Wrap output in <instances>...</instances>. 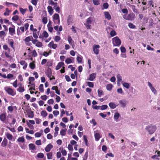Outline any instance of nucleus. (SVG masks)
Listing matches in <instances>:
<instances>
[{
	"instance_id": "nucleus-1",
	"label": "nucleus",
	"mask_w": 160,
	"mask_h": 160,
	"mask_svg": "<svg viewBox=\"0 0 160 160\" xmlns=\"http://www.w3.org/2000/svg\"><path fill=\"white\" fill-rule=\"evenodd\" d=\"M157 129L156 126H152V124L148 125L145 128V130L147 131L149 134H152Z\"/></svg>"
},
{
	"instance_id": "nucleus-2",
	"label": "nucleus",
	"mask_w": 160,
	"mask_h": 160,
	"mask_svg": "<svg viewBox=\"0 0 160 160\" xmlns=\"http://www.w3.org/2000/svg\"><path fill=\"white\" fill-rule=\"evenodd\" d=\"M113 44L114 46H118L121 44V41L119 38L117 36L112 39Z\"/></svg>"
},
{
	"instance_id": "nucleus-3",
	"label": "nucleus",
	"mask_w": 160,
	"mask_h": 160,
	"mask_svg": "<svg viewBox=\"0 0 160 160\" xmlns=\"http://www.w3.org/2000/svg\"><path fill=\"white\" fill-rule=\"evenodd\" d=\"M53 21L55 24L59 25L60 23L59 16L57 13L54 14L52 17Z\"/></svg>"
},
{
	"instance_id": "nucleus-4",
	"label": "nucleus",
	"mask_w": 160,
	"mask_h": 160,
	"mask_svg": "<svg viewBox=\"0 0 160 160\" xmlns=\"http://www.w3.org/2000/svg\"><path fill=\"white\" fill-rule=\"evenodd\" d=\"M4 90L10 95L13 96L16 94L13 89L10 87H6L4 88Z\"/></svg>"
},
{
	"instance_id": "nucleus-5",
	"label": "nucleus",
	"mask_w": 160,
	"mask_h": 160,
	"mask_svg": "<svg viewBox=\"0 0 160 160\" xmlns=\"http://www.w3.org/2000/svg\"><path fill=\"white\" fill-rule=\"evenodd\" d=\"M6 118L7 113L6 112L2 113L0 115V120L6 124L8 122V121H6Z\"/></svg>"
},
{
	"instance_id": "nucleus-6",
	"label": "nucleus",
	"mask_w": 160,
	"mask_h": 160,
	"mask_svg": "<svg viewBox=\"0 0 160 160\" xmlns=\"http://www.w3.org/2000/svg\"><path fill=\"white\" fill-rule=\"evenodd\" d=\"M42 15H43V16H45V17H43L42 19L43 23L45 24L47 23L48 22V19L46 17L47 15V12L45 11H43L42 12Z\"/></svg>"
},
{
	"instance_id": "nucleus-7",
	"label": "nucleus",
	"mask_w": 160,
	"mask_h": 160,
	"mask_svg": "<svg viewBox=\"0 0 160 160\" xmlns=\"http://www.w3.org/2000/svg\"><path fill=\"white\" fill-rule=\"evenodd\" d=\"M100 48V46L99 45H94L93 47V50L94 53L96 54H98L99 53V48Z\"/></svg>"
},
{
	"instance_id": "nucleus-8",
	"label": "nucleus",
	"mask_w": 160,
	"mask_h": 160,
	"mask_svg": "<svg viewBox=\"0 0 160 160\" xmlns=\"http://www.w3.org/2000/svg\"><path fill=\"white\" fill-rule=\"evenodd\" d=\"M135 15L133 13H130L127 15L126 19L128 20H133L135 18Z\"/></svg>"
},
{
	"instance_id": "nucleus-9",
	"label": "nucleus",
	"mask_w": 160,
	"mask_h": 160,
	"mask_svg": "<svg viewBox=\"0 0 160 160\" xmlns=\"http://www.w3.org/2000/svg\"><path fill=\"white\" fill-rule=\"evenodd\" d=\"M45 74L48 77H51L52 76V72L51 69L49 68H48L45 72Z\"/></svg>"
},
{
	"instance_id": "nucleus-10",
	"label": "nucleus",
	"mask_w": 160,
	"mask_h": 160,
	"mask_svg": "<svg viewBox=\"0 0 160 160\" xmlns=\"http://www.w3.org/2000/svg\"><path fill=\"white\" fill-rule=\"evenodd\" d=\"M48 46L50 48L55 49L57 47L58 45L57 44H54L53 42L52 41L48 44Z\"/></svg>"
},
{
	"instance_id": "nucleus-11",
	"label": "nucleus",
	"mask_w": 160,
	"mask_h": 160,
	"mask_svg": "<svg viewBox=\"0 0 160 160\" xmlns=\"http://www.w3.org/2000/svg\"><path fill=\"white\" fill-rule=\"evenodd\" d=\"M148 83L149 87L150 88L152 92H153L154 94L156 93L157 92L156 90L152 86L151 83L150 82H148Z\"/></svg>"
},
{
	"instance_id": "nucleus-12",
	"label": "nucleus",
	"mask_w": 160,
	"mask_h": 160,
	"mask_svg": "<svg viewBox=\"0 0 160 160\" xmlns=\"http://www.w3.org/2000/svg\"><path fill=\"white\" fill-rule=\"evenodd\" d=\"M73 19L72 16L69 15L68 17L67 20V22L68 25L71 24L73 22Z\"/></svg>"
},
{
	"instance_id": "nucleus-13",
	"label": "nucleus",
	"mask_w": 160,
	"mask_h": 160,
	"mask_svg": "<svg viewBox=\"0 0 160 160\" xmlns=\"http://www.w3.org/2000/svg\"><path fill=\"white\" fill-rule=\"evenodd\" d=\"M12 26L13 28L10 27L9 28V33L12 36L13 35L15 32V27L13 25H12Z\"/></svg>"
},
{
	"instance_id": "nucleus-14",
	"label": "nucleus",
	"mask_w": 160,
	"mask_h": 160,
	"mask_svg": "<svg viewBox=\"0 0 160 160\" xmlns=\"http://www.w3.org/2000/svg\"><path fill=\"white\" fill-rule=\"evenodd\" d=\"M19 63L21 65H23V68L25 70L28 66L27 63L24 60L21 61Z\"/></svg>"
},
{
	"instance_id": "nucleus-15",
	"label": "nucleus",
	"mask_w": 160,
	"mask_h": 160,
	"mask_svg": "<svg viewBox=\"0 0 160 160\" xmlns=\"http://www.w3.org/2000/svg\"><path fill=\"white\" fill-rule=\"evenodd\" d=\"M53 147V146L51 144H49L45 148V150L46 152H48Z\"/></svg>"
},
{
	"instance_id": "nucleus-16",
	"label": "nucleus",
	"mask_w": 160,
	"mask_h": 160,
	"mask_svg": "<svg viewBox=\"0 0 160 160\" xmlns=\"http://www.w3.org/2000/svg\"><path fill=\"white\" fill-rule=\"evenodd\" d=\"M64 65V64L63 62H59L56 67V70H58L59 69H60Z\"/></svg>"
},
{
	"instance_id": "nucleus-17",
	"label": "nucleus",
	"mask_w": 160,
	"mask_h": 160,
	"mask_svg": "<svg viewBox=\"0 0 160 160\" xmlns=\"http://www.w3.org/2000/svg\"><path fill=\"white\" fill-rule=\"evenodd\" d=\"M47 9L48 12L50 15H52L53 13V10L52 7L50 6H48L47 7Z\"/></svg>"
},
{
	"instance_id": "nucleus-18",
	"label": "nucleus",
	"mask_w": 160,
	"mask_h": 160,
	"mask_svg": "<svg viewBox=\"0 0 160 160\" xmlns=\"http://www.w3.org/2000/svg\"><path fill=\"white\" fill-rule=\"evenodd\" d=\"M94 135L95 140L96 141H98L99 140L100 138V135L98 132H96L95 131L94 132Z\"/></svg>"
},
{
	"instance_id": "nucleus-19",
	"label": "nucleus",
	"mask_w": 160,
	"mask_h": 160,
	"mask_svg": "<svg viewBox=\"0 0 160 160\" xmlns=\"http://www.w3.org/2000/svg\"><path fill=\"white\" fill-rule=\"evenodd\" d=\"M119 102L122 107L124 108L126 106V102L125 100H120Z\"/></svg>"
},
{
	"instance_id": "nucleus-20",
	"label": "nucleus",
	"mask_w": 160,
	"mask_h": 160,
	"mask_svg": "<svg viewBox=\"0 0 160 160\" xmlns=\"http://www.w3.org/2000/svg\"><path fill=\"white\" fill-rule=\"evenodd\" d=\"M105 17L107 19L109 20L111 19V16L108 12H104Z\"/></svg>"
},
{
	"instance_id": "nucleus-21",
	"label": "nucleus",
	"mask_w": 160,
	"mask_h": 160,
	"mask_svg": "<svg viewBox=\"0 0 160 160\" xmlns=\"http://www.w3.org/2000/svg\"><path fill=\"white\" fill-rule=\"evenodd\" d=\"M8 143V140L6 138H4L1 143V146L3 147H5Z\"/></svg>"
},
{
	"instance_id": "nucleus-22",
	"label": "nucleus",
	"mask_w": 160,
	"mask_h": 160,
	"mask_svg": "<svg viewBox=\"0 0 160 160\" xmlns=\"http://www.w3.org/2000/svg\"><path fill=\"white\" fill-rule=\"evenodd\" d=\"M96 74L95 73L91 74L89 75V80L90 81H93L96 78Z\"/></svg>"
},
{
	"instance_id": "nucleus-23",
	"label": "nucleus",
	"mask_w": 160,
	"mask_h": 160,
	"mask_svg": "<svg viewBox=\"0 0 160 160\" xmlns=\"http://www.w3.org/2000/svg\"><path fill=\"white\" fill-rule=\"evenodd\" d=\"M68 40L69 44H72H72L74 45V41H73L70 36H68Z\"/></svg>"
},
{
	"instance_id": "nucleus-24",
	"label": "nucleus",
	"mask_w": 160,
	"mask_h": 160,
	"mask_svg": "<svg viewBox=\"0 0 160 160\" xmlns=\"http://www.w3.org/2000/svg\"><path fill=\"white\" fill-rule=\"evenodd\" d=\"M29 149L32 150H34L36 149L35 145L32 143H30L28 145Z\"/></svg>"
},
{
	"instance_id": "nucleus-25",
	"label": "nucleus",
	"mask_w": 160,
	"mask_h": 160,
	"mask_svg": "<svg viewBox=\"0 0 160 160\" xmlns=\"http://www.w3.org/2000/svg\"><path fill=\"white\" fill-rule=\"evenodd\" d=\"M6 136L8 140H11L12 139L13 136L11 134L9 133H7L6 134Z\"/></svg>"
},
{
	"instance_id": "nucleus-26",
	"label": "nucleus",
	"mask_w": 160,
	"mask_h": 160,
	"mask_svg": "<svg viewBox=\"0 0 160 160\" xmlns=\"http://www.w3.org/2000/svg\"><path fill=\"white\" fill-rule=\"evenodd\" d=\"M120 115L119 113L117 112H115L114 115V118L117 122L118 121L117 120L118 119Z\"/></svg>"
},
{
	"instance_id": "nucleus-27",
	"label": "nucleus",
	"mask_w": 160,
	"mask_h": 160,
	"mask_svg": "<svg viewBox=\"0 0 160 160\" xmlns=\"http://www.w3.org/2000/svg\"><path fill=\"white\" fill-rule=\"evenodd\" d=\"M113 86L111 84H108L107 85L106 88L107 90L111 91L112 88Z\"/></svg>"
},
{
	"instance_id": "nucleus-28",
	"label": "nucleus",
	"mask_w": 160,
	"mask_h": 160,
	"mask_svg": "<svg viewBox=\"0 0 160 160\" xmlns=\"http://www.w3.org/2000/svg\"><path fill=\"white\" fill-rule=\"evenodd\" d=\"M67 131V129L66 128L65 129H62L60 131V134L62 136H65L66 134V132Z\"/></svg>"
},
{
	"instance_id": "nucleus-29",
	"label": "nucleus",
	"mask_w": 160,
	"mask_h": 160,
	"mask_svg": "<svg viewBox=\"0 0 160 160\" xmlns=\"http://www.w3.org/2000/svg\"><path fill=\"white\" fill-rule=\"evenodd\" d=\"M48 113L45 110H43L41 112V115L43 117H45L47 116Z\"/></svg>"
},
{
	"instance_id": "nucleus-30",
	"label": "nucleus",
	"mask_w": 160,
	"mask_h": 160,
	"mask_svg": "<svg viewBox=\"0 0 160 160\" xmlns=\"http://www.w3.org/2000/svg\"><path fill=\"white\" fill-rule=\"evenodd\" d=\"M109 105L110 108L112 109H114L116 107V105L113 102L109 103Z\"/></svg>"
},
{
	"instance_id": "nucleus-31",
	"label": "nucleus",
	"mask_w": 160,
	"mask_h": 160,
	"mask_svg": "<svg viewBox=\"0 0 160 160\" xmlns=\"http://www.w3.org/2000/svg\"><path fill=\"white\" fill-rule=\"evenodd\" d=\"M25 140L23 137H19L18 139H17V141L18 142H21L22 143Z\"/></svg>"
},
{
	"instance_id": "nucleus-32",
	"label": "nucleus",
	"mask_w": 160,
	"mask_h": 160,
	"mask_svg": "<svg viewBox=\"0 0 160 160\" xmlns=\"http://www.w3.org/2000/svg\"><path fill=\"white\" fill-rule=\"evenodd\" d=\"M19 10L20 12L23 14L24 15L26 12V11L27 10V8L23 9L22 8H19Z\"/></svg>"
},
{
	"instance_id": "nucleus-33",
	"label": "nucleus",
	"mask_w": 160,
	"mask_h": 160,
	"mask_svg": "<svg viewBox=\"0 0 160 160\" xmlns=\"http://www.w3.org/2000/svg\"><path fill=\"white\" fill-rule=\"evenodd\" d=\"M29 66L31 69H33L35 68V65L33 62H32L29 63Z\"/></svg>"
},
{
	"instance_id": "nucleus-34",
	"label": "nucleus",
	"mask_w": 160,
	"mask_h": 160,
	"mask_svg": "<svg viewBox=\"0 0 160 160\" xmlns=\"http://www.w3.org/2000/svg\"><path fill=\"white\" fill-rule=\"evenodd\" d=\"M8 44L11 46L12 48L13 49L14 48L13 46L14 42L12 40H11L10 41H8Z\"/></svg>"
},
{
	"instance_id": "nucleus-35",
	"label": "nucleus",
	"mask_w": 160,
	"mask_h": 160,
	"mask_svg": "<svg viewBox=\"0 0 160 160\" xmlns=\"http://www.w3.org/2000/svg\"><path fill=\"white\" fill-rule=\"evenodd\" d=\"M47 155V158L48 159H51L52 158V152L48 153Z\"/></svg>"
},
{
	"instance_id": "nucleus-36",
	"label": "nucleus",
	"mask_w": 160,
	"mask_h": 160,
	"mask_svg": "<svg viewBox=\"0 0 160 160\" xmlns=\"http://www.w3.org/2000/svg\"><path fill=\"white\" fill-rule=\"evenodd\" d=\"M83 138L84 140V141L85 142V145L87 146H88V140L87 139V137L86 135H84L83 136Z\"/></svg>"
},
{
	"instance_id": "nucleus-37",
	"label": "nucleus",
	"mask_w": 160,
	"mask_h": 160,
	"mask_svg": "<svg viewBox=\"0 0 160 160\" xmlns=\"http://www.w3.org/2000/svg\"><path fill=\"white\" fill-rule=\"evenodd\" d=\"M12 19L13 21H17L19 19V17L17 15H15L12 17Z\"/></svg>"
},
{
	"instance_id": "nucleus-38",
	"label": "nucleus",
	"mask_w": 160,
	"mask_h": 160,
	"mask_svg": "<svg viewBox=\"0 0 160 160\" xmlns=\"http://www.w3.org/2000/svg\"><path fill=\"white\" fill-rule=\"evenodd\" d=\"M28 116L29 118H33L34 117L33 112L31 111L28 114Z\"/></svg>"
},
{
	"instance_id": "nucleus-39",
	"label": "nucleus",
	"mask_w": 160,
	"mask_h": 160,
	"mask_svg": "<svg viewBox=\"0 0 160 160\" xmlns=\"http://www.w3.org/2000/svg\"><path fill=\"white\" fill-rule=\"evenodd\" d=\"M128 26L131 28L134 29L136 28V26L132 23H130L128 24Z\"/></svg>"
},
{
	"instance_id": "nucleus-40",
	"label": "nucleus",
	"mask_w": 160,
	"mask_h": 160,
	"mask_svg": "<svg viewBox=\"0 0 160 160\" xmlns=\"http://www.w3.org/2000/svg\"><path fill=\"white\" fill-rule=\"evenodd\" d=\"M123 86L127 89L129 88L130 87V85L127 82H124L122 84Z\"/></svg>"
},
{
	"instance_id": "nucleus-41",
	"label": "nucleus",
	"mask_w": 160,
	"mask_h": 160,
	"mask_svg": "<svg viewBox=\"0 0 160 160\" xmlns=\"http://www.w3.org/2000/svg\"><path fill=\"white\" fill-rule=\"evenodd\" d=\"M25 90L24 87H19L18 89V91L19 92H22Z\"/></svg>"
},
{
	"instance_id": "nucleus-42",
	"label": "nucleus",
	"mask_w": 160,
	"mask_h": 160,
	"mask_svg": "<svg viewBox=\"0 0 160 160\" xmlns=\"http://www.w3.org/2000/svg\"><path fill=\"white\" fill-rule=\"evenodd\" d=\"M43 86L42 84H41L40 85L38 88L40 91L41 92H42L44 91Z\"/></svg>"
},
{
	"instance_id": "nucleus-43",
	"label": "nucleus",
	"mask_w": 160,
	"mask_h": 160,
	"mask_svg": "<svg viewBox=\"0 0 160 160\" xmlns=\"http://www.w3.org/2000/svg\"><path fill=\"white\" fill-rule=\"evenodd\" d=\"M131 8L134 12L137 13L138 12V10L136 8V7L135 5H131Z\"/></svg>"
},
{
	"instance_id": "nucleus-44",
	"label": "nucleus",
	"mask_w": 160,
	"mask_h": 160,
	"mask_svg": "<svg viewBox=\"0 0 160 160\" xmlns=\"http://www.w3.org/2000/svg\"><path fill=\"white\" fill-rule=\"evenodd\" d=\"M37 157L38 158H42L44 157V155L43 153H39L37 154Z\"/></svg>"
},
{
	"instance_id": "nucleus-45",
	"label": "nucleus",
	"mask_w": 160,
	"mask_h": 160,
	"mask_svg": "<svg viewBox=\"0 0 160 160\" xmlns=\"http://www.w3.org/2000/svg\"><path fill=\"white\" fill-rule=\"evenodd\" d=\"M5 55L6 57L7 58H10V59H11L12 58L11 56L10 55V54L9 52H5Z\"/></svg>"
},
{
	"instance_id": "nucleus-46",
	"label": "nucleus",
	"mask_w": 160,
	"mask_h": 160,
	"mask_svg": "<svg viewBox=\"0 0 160 160\" xmlns=\"http://www.w3.org/2000/svg\"><path fill=\"white\" fill-rule=\"evenodd\" d=\"M65 62L67 64H69L72 62V60L70 58H67L65 60Z\"/></svg>"
},
{
	"instance_id": "nucleus-47",
	"label": "nucleus",
	"mask_w": 160,
	"mask_h": 160,
	"mask_svg": "<svg viewBox=\"0 0 160 160\" xmlns=\"http://www.w3.org/2000/svg\"><path fill=\"white\" fill-rule=\"evenodd\" d=\"M88 85L90 88H93L94 84L93 82H87Z\"/></svg>"
},
{
	"instance_id": "nucleus-48",
	"label": "nucleus",
	"mask_w": 160,
	"mask_h": 160,
	"mask_svg": "<svg viewBox=\"0 0 160 160\" xmlns=\"http://www.w3.org/2000/svg\"><path fill=\"white\" fill-rule=\"evenodd\" d=\"M92 22L91 18L90 17L87 19L86 23H88V24H91Z\"/></svg>"
},
{
	"instance_id": "nucleus-49",
	"label": "nucleus",
	"mask_w": 160,
	"mask_h": 160,
	"mask_svg": "<svg viewBox=\"0 0 160 160\" xmlns=\"http://www.w3.org/2000/svg\"><path fill=\"white\" fill-rule=\"evenodd\" d=\"M42 46V43L40 42H38L36 43V46L38 47H41Z\"/></svg>"
},
{
	"instance_id": "nucleus-50",
	"label": "nucleus",
	"mask_w": 160,
	"mask_h": 160,
	"mask_svg": "<svg viewBox=\"0 0 160 160\" xmlns=\"http://www.w3.org/2000/svg\"><path fill=\"white\" fill-rule=\"evenodd\" d=\"M110 34L112 37H113L116 35V32L114 30H112L110 33Z\"/></svg>"
},
{
	"instance_id": "nucleus-51",
	"label": "nucleus",
	"mask_w": 160,
	"mask_h": 160,
	"mask_svg": "<svg viewBox=\"0 0 160 160\" xmlns=\"http://www.w3.org/2000/svg\"><path fill=\"white\" fill-rule=\"evenodd\" d=\"M108 107V106L106 105H102L100 106L101 109L102 110L106 109Z\"/></svg>"
},
{
	"instance_id": "nucleus-52",
	"label": "nucleus",
	"mask_w": 160,
	"mask_h": 160,
	"mask_svg": "<svg viewBox=\"0 0 160 160\" xmlns=\"http://www.w3.org/2000/svg\"><path fill=\"white\" fill-rule=\"evenodd\" d=\"M93 2L95 5H98L99 4V0H93Z\"/></svg>"
},
{
	"instance_id": "nucleus-53",
	"label": "nucleus",
	"mask_w": 160,
	"mask_h": 160,
	"mask_svg": "<svg viewBox=\"0 0 160 160\" xmlns=\"http://www.w3.org/2000/svg\"><path fill=\"white\" fill-rule=\"evenodd\" d=\"M117 78L118 81V82H121L122 80V77L120 76L119 74H118L117 76Z\"/></svg>"
},
{
	"instance_id": "nucleus-54",
	"label": "nucleus",
	"mask_w": 160,
	"mask_h": 160,
	"mask_svg": "<svg viewBox=\"0 0 160 160\" xmlns=\"http://www.w3.org/2000/svg\"><path fill=\"white\" fill-rule=\"evenodd\" d=\"M61 39L60 37L58 36H56L55 37L54 40L56 42H58Z\"/></svg>"
},
{
	"instance_id": "nucleus-55",
	"label": "nucleus",
	"mask_w": 160,
	"mask_h": 160,
	"mask_svg": "<svg viewBox=\"0 0 160 160\" xmlns=\"http://www.w3.org/2000/svg\"><path fill=\"white\" fill-rule=\"evenodd\" d=\"M3 48L4 50H8V52H10V49L9 48H8V47L7 45H6V44L3 45Z\"/></svg>"
},
{
	"instance_id": "nucleus-56",
	"label": "nucleus",
	"mask_w": 160,
	"mask_h": 160,
	"mask_svg": "<svg viewBox=\"0 0 160 160\" xmlns=\"http://www.w3.org/2000/svg\"><path fill=\"white\" fill-rule=\"evenodd\" d=\"M27 124L28 126L31 129H34V127L33 126L31 125V124L29 123L28 121H27Z\"/></svg>"
},
{
	"instance_id": "nucleus-57",
	"label": "nucleus",
	"mask_w": 160,
	"mask_h": 160,
	"mask_svg": "<svg viewBox=\"0 0 160 160\" xmlns=\"http://www.w3.org/2000/svg\"><path fill=\"white\" fill-rule=\"evenodd\" d=\"M35 80L34 78L32 77H30L29 78L28 80L29 81V84H31V82H33Z\"/></svg>"
},
{
	"instance_id": "nucleus-58",
	"label": "nucleus",
	"mask_w": 160,
	"mask_h": 160,
	"mask_svg": "<svg viewBox=\"0 0 160 160\" xmlns=\"http://www.w3.org/2000/svg\"><path fill=\"white\" fill-rule=\"evenodd\" d=\"M120 50L122 53H124L126 52V49L124 47L121 46L120 48Z\"/></svg>"
},
{
	"instance_id": "nucleus-59",
	"label": "nucleus",
	"mask_w": 160,
	"mask_h": 160,
	"mask_svg": "<svg viewBox=\"0 0 160 160\" xmlns=\"http://www.w3.org/2000/svg\"><path fill=\"white\" fill-rule=\"evenodd\" d=\"M77 59L78 63H81L82 61V59L81 57L79 56H78L77 57Z\"/></svg>"
},
{
	"instance_id": "nucleus-60",
	"label": "nucleus",
	"mask_w": 160,
	"mask_h": 160,
	"mask_svg": "<svg viewBox=\"0 0 160 160\" xmlns=\"http://www.w3.org/2000/svg\"><path fill=\"white\" fill-rule=\"evenodd\" d=\"M148 4L150 6H151L152 7L154 8V5L153 1L152 0L148 2Z\"/></svg>"
},
{
	"instance_id": "nucleus-61",
	"label": "nucleus",
	"mask_w": 160,
	"mask_h": 160,
	"mask_svg": "<svg viewBox=\"0 0 160 160\" xmlns=\"http://www.w3.org/2000/svg\"><path fill=\"white\" fill-rule=\"evenodd\" d=\"M61 152L63 156H66L67 155V152L66 150L65 149H62V150L61 151Z\"/></svg>"
},
{
	"instance_id": "nucleus-62",
	"label": "nucleus",
	"mask_w": 160,
	"mask_h": 160,
	"mask_svg": "<svg viewBox=\"0 0 160 160\" xmlns=\"http://www.w3.org/2000/svg\"><path fill=\"white\" fill-rule=\"evenodd\" d=\"M84 24L87 29H91V25H90V24H88V23H85Z\"/></svg>"
},
{
	"instance_id": "nucleus-63",
	"label": "nucleus",
	"mask_w": 160,
	"mask_h": 160,
	"mask_svg": "<svg viewBox=\"0 0 160 160\" xmlns=\"http://www.w3.org/2000/svg\"><path fill=\"white\" fill-rule=\"evenodd\" d=\"M48 103L49 104H52L54 103V100L53 99H50L48 100Z\"/></svg>"
},
{
	"instance_id": "nucleus-64",
	"label": "nucleus",
	"mask_w": 160,
	"mask_h": 160,
	"mask_svg": "<svg viewBox=\"0 0 160 160\" xmlns=\"http://www.w3.org/2000/svg\"><path fill=\"white\" fill-rule=\"evenodd\" d=\"M53 113L54 116H56L59 114V111L55 110L53 111Z\"/></svg>"
}]
</instances>
